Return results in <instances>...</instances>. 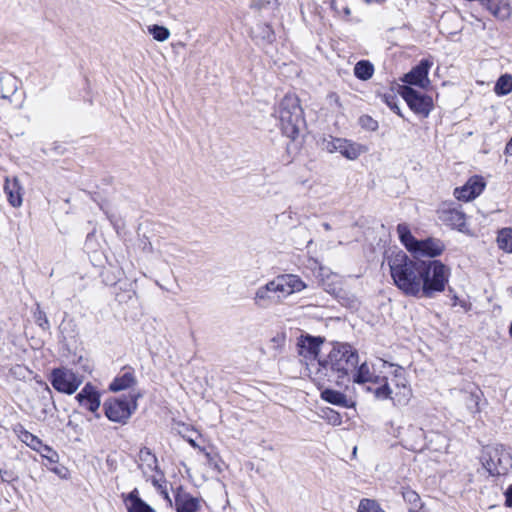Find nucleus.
<instances>
[{
	"instance_id": "42",
	"label": "nucleus",
	"mask_w": 512,
	"mask_h": 512,
	"mask_svg": "<svg viewBox=\"0 0 512 512\" xmlns=\"http://www.w3.org/2000/svg\"><path fill=\"white\" fill-rule=\"evenodd\" d=\"M35 322L37 325L43 329L44 331L50 329V323L46 316V313L42 311L39 306L37 307L35 313H34Z\"/></svg>"
},
{
	"instance_id": "35",
	"label": "nucleus",
	"mask_w": 512,
	"mask_h": 512,
	"mask_svg": "<svg viewBox=\"0 0 512 512\" xmlns=\"http://www.w3.org/2000/svg\"><path fill=\"white\" fill-rule=\"evenodd\" d=\"M341 141V138H336L331 135L324 136L319 141V146L322 150H325L329 153L337 152L339 142Z\"/></svg>"
},
{
	"instance_id": "58",
	"label": "nucleus",
	"mask_w": 512,
	"mask_h": 512,
	"mask_svg": "<svg viewBox=\"0 0 512 512\" xmlns=\"http://www.w3.org/2000/svg\"><path fill=\"white\" fill-rule=\"evenodd\" d=\"M341 292H342V289H339L338 293H336V296H339V293H341Z\"/></svg>"
},
{
	"instance_id": "62",
	"label": "nucleus",
	"mask_w": 512,
	"mask_h": 512,
	"mask_svg": "<svg viewBox=\"0 0 512 512\" xmlns=\"http://www.w3.org/2000/svg\"><path fill=\"white\" fill-rule=\"evenodd\" d=\"M0 474H2V468H0Z\"/></svg>"
},
{
	"instance_id": "4",
	"label": "nucleus",
	"mask_w": 512,
	"mask_h": 512,
	"mask_svg": "<svg viewBox=\"0 0 512 512\" xmlns=\"http://www.w3.org/2000/svg\"><path fill=\"white\" fill-rule=\"evenodd\" d=\"M451 270L440 260L427 259L422 264L417 298H434L445 290Z\"/></svg>"
},
{
	"instance_id": "34",
	"label": "nucleus",
	"mask_w": 512,
	"mask_h": 512,
	"mask_svg": "<svg viewBox=\"0 0 512 512\" xmlns=\"http://www.w3.org/2000/svg\"><path fill=\"white\" fill-rule=\"evenodd\" d=\"M148 32L159 42L167 40L170 36V31L167 27L157 24L148 26Z\"/></svg>"
},
{
	"instance_id": "61",
	"label": "nucleus",
	"mask_w": 512,
	"mask_h": 512,
	"mask_svg": "<svg viewBox=\"0 0 512 512\" xmlns=\"http://www.w3.org/2000/svg\"><path fill=\"white\" fill-rule=\"evenodd\" d=\"M409 512H416L414 508H410Z\"/></svg>"
},
{
	"instance_id": "13",
	"label": "nucleus",
	"mask_w": 512,
	"mask_h": 512,
	"mask_svg": "<svg viewBox=\"0 0 512 512\" xmlns=\"http://www.w3.org/2000/svg\"><path fill=\"white\" fill-rule=\"evenodd\" d=\"M485 188L483 179L478 176L471 177L463 186L454 190V195L458 200L470 201L481 194Z\"/></svg>"
},
{
	"instance_id": "57",
	"label": "nucleus",
	"mask_w": 512,
	"mask_h": 512,
	"mask_svg": "<svg viewBox=\"0 0 512 512\" xmlns=\"http://www.w3.org/2000/svg\"><path fill=\"white\" fill-rule=\"evenodd\" d=\"M190 443H191L192 446H196V443H195L194 440H190Z\"/></svg>"
},
{
	"instance_id": "48",
	"label": "nucleus",
	"mask_w": 512,
	"mask_h": 512,
	"mask_svg": "<svg viewBox=\"0 0 512 512\" xmlns=\"http://www.w3.org/2000/svg\"><path fill=\"white\" fill-rule=\"evenodd\" d=\"M277 0H252L250 7L255 10H262L270 7Z\"/></svg>"
},
{
	"instance_id": "55",
	"label": "nucleus",
	"mask_w": 512,
	"mask_h": 512,
	"mask_svg": "<svg viewBox=\"0 0 512 512\" xmlns=\"http://www.w3.org/2000/svg\"><path fill=\"white\" fill-rule=\"evenodd\" d=\"M367 4L382 3L384 0H364Z\"/></svg>"
},
{
	"instance_id": "36",
	"label": "nucleus",
	"mask_w": 512,
	"mask_h": 512,
	"mask_svg": "<svg viewBox=\"0 0 512 512\" xmlns=\"http://www.w3.org/2000/svg\"><path fill=\"white\" fill-rule=\"evenodd\" d=\"M380 381H383V383L377 387L376 389L373 390V393L375 395V397L377 399H381V400H384V399H391L393 398L392 396V389L390 388L388 382H387V379L386 378H380Z\"/></svg>"
},
{
	"instance_id": "43",
	"label": "nucleus",
	"mask_w": 512,
	"mask_h": 512,
	"mask_svg": "<svg viewBox=\"0 0 512 512\" xmlns=\"http://www.w3.org/2000/svg\"><path fill=\"white\" fill-rule=\"evenodd\" d=\"M359 124L368 131H376L379 126L378 122L369 115H362L359 118Z\"/></svg>"
},
{
	"instance_id": "20",
	"label": "nucleus",
	"mask_w": 512,
	"mask_h": 512,
	"mask_svg": "<svg viewBox=\"0 0 512 512\" xmlns=\"http://www.w3.org/2000/svg\"><path fill=\"white\" fill-rule=\"evenodd\" d=\"M175 509L177 512H198L200 502L198 498L179 489L175 495Z\"/></svg>"
},
{
	"instance_id": "19",
	"label": "nucleus",
	"mask_w": 512,
	"mask_h": 512,
	"mask_svg": "<svg viewBox=\"0 0 512 512\" xmlns=\"http://www.w3.org/2000/svg\"><path fill=\"white\" fill-rule=\"evenodd\" d=\"M134 370L131 367H124L123 373L116 376L109 384V390L112 392H119L133 387L136 384Z\"/></svg>"
},
{
	"instance_id": "10",
	"label": "nucleus",
	"mask_w": 512,
	"mask_h": 512,
	"mask_svg": "<svg viewBox=\"0 0 512 512\" xmlns=\"http://www.w3.org/2000/svg\"><path fill=\"white\" fill-rule=\"evenodd\" d=\"M324 342L325 338L322 336L301 334L297 339L298 354L306 360L318 362L320 348Z\"/></svg>"
},
{
	"instance_id": "14",
	"label": "nucleus",
	"mask_w": 512,
	"mask_h": 512,
	"mask_svg": "<svg viewBox=\"0 0 512 512\" xmlns=\"http://www.w3.org/2000/svg\"><path fill=\"white\" fill-rule=\"evenodd\" d=\"M432 63L427 59H422L420 63L412 68V70L404 75L403 81L410 85L418 87H425V83L428 82V73Z\"/></svg>"
},
{
	"instance_id": "28",
	"label": "nucleus",
	"mask_w": 512,
	"mask_h": 512,
	"mask_svg": "<svg viewBox=\"0 0 512 512\" xmlns=\"http://www.w3.org/2000/svg\"><path fill=\"white\" fill-rule=\"evenodd\" d=\"M321 398L330 404L348 407L347 397L342 392L327 388L321 392Z\"/></svg>"
},
{
	"instance_id": "54",
	"label": "nucleus",
	"mask_w": 512,
	"mask_h": 512,
	"mask_svg": "<svg viewBox=\"0 0 512 512\" xmlns=\"http://www.w3.org/2000/svg\"><path fill=\"white\" fill-rule=\"evenodd\" d=\"M64 469V467H57V466H54V467H50L49 470L54 472L55 474L59 475L60 477H64L63 474H62V470Z\"/></svg>"
},
{
	"instance_id": "46",
	"label": "nucleus",
	"mask_w": 512,
	"mask_h": 512,
	"mask_svg": "<svg viewBox=\"0 0 512 512\" xmlns=\"http://www.w3.org/2000/svg\"><path fill=\"white\" fill-rule=\"evenodd\" d=\"M153 486L159 491V493L169 502H171L168 491L166 481H160L158 479H152Z\"/></svg>"
},
{
	"instance_id": "53",
	"label": "nucleus",
	"mask_w": 512,
	"mask_h": 512,
	"mask_svg": "<svg viewBox=\"0 0 512 512\" xmlns=\"http://www.w3.org/2000/svg\"><path fill=\"white\" fill-rule=\"evenodd\" d=\"M504 153L506 155H510L512 156V137L510 138V140L507 142L506 146H505V150H504Z\"/></svg>"
},
{
	"instance_id": "16",
	"label": "nucleus",
	"mask_w": 512,
	"mask_h": 512,
	"mask_svg": "<svg viewBox=\"0 0 512 512\" xmlns=\"http://www.w3.org/2000/svg\"><path fill=\"white\" fill-rule=\"evenodd\" d=\"M121 497L126 505L127 512H156L153 507L140 497L137 488H134L128 494L123 493Z\"/></svg>"
},
{
	"instance_id": "15",
	"label": "nucleus",
	"mask_w": 512,
	"mask_h": 512,
	"mask_svg": "<svg viewBox=\"0 0 512 512\" xmlns=\"http://www.w3.org/2000/svg\"><path fill=\"white\" fill-rule=\"evenodd\" d=\"M438 218L453 229L464 231L466 215L456 208H444L438 211Z\"/></svg>"
},
{
	"instance_id": "40",
	"label": "nucleus",
	"mask_w": 512,
	"mask_h": 512,
	"mask_svg": "<svg viewBox=\"0 0 512 512\" xmlns=\"http://www.w3.org/2000/svg\"><path fill=\"white\" fill-rule=\"evenodd\" d=\"M358 512H384L375 500L362 499L360 501Z\"/></svg>"
},
{
	"instance_id": "50",
	"label": "nucleus",
	"mask_w": 512,
	"mask_h": 512,
	"mask_svg": "<svg viewBox=\"0 0 512 512\" xmlns=\"http://www.w3.org/2000/svg\"><path fill=\"white\" fill-rule=\"evenodd\" d=\"M142 244V250L146 253H153L154 248L152 243L148 240V238L144 237V239L141 240Z\"/></svg>"
},
{
	"instance_id": "17",
	"label": "nucleus",
	"mask_w": 512,
	"mask_h": 512,
	"mask_svg": "<svg viewBox=\"0 0 512 512\" xmlns=\"http://www.w3.org/2000/svg\"><path fill=\"white\" fill-rule=\"evenodd\" d=\"M404 447L410 451H422L425 446V432L422 428L410 425L404 439Z\"/></svg>"
},
{
	"instance_id": "33",
	"label": "nucleus",
	"mask_w": 512,
	"mask_h": 512,
	"mask_svg": "<svg viewBox=\"0 0 512 512\" xmlns=\"http://www.w3.org/2000/svg\"><path fill=\"white\" fill-rule=\"evenodd\" d=\"M139 459L150 469L158 470V460L148 447H142L139 451Z\"/></svg>"
},
{
	"instance_id": "39",
	"label": "nucleus",
	"mask_w": 512,
	"mask_h": 512,
	"mask_svg": "<svg viewBox=\"0 0 512 512\" xmlns=\"http://www.w3.org/2000/svg\"><path fill=\"white\" fill-rule=\"evenodd\" d=\"M41 456L46 459L50 464H57L59 461V454L50 446L43 444L38 451Z\"/></svg>"
},
{
	"instance_id": "56",
	"label": "nucleus",
	"mask_w": 512,
	"mask_h": 512,
	"mask_svg": "<svg viewBox=\"0 0 512 512\" xmlns=\"http://www.w3.org/2000/svg\"><path fill=\"white\" fill-rule=\"evenodd\" d=\"M322 226H323V228H324L325 230H327V231L331 230V226H330V224H329V223H327V222H324V223L322 224Z\"/></svg>"
},
{
	"instance_id": "5",
	"label": "nucleus",
	"mask_w": 512,
	"mask_h": 512,
	"mask_svg": "<svg viewBox=\"0 0 512 512\" xmlns=\"http://www.w3.org/2000/svg\"><path fill=\"white\" fill-rule=\"evenodd\" d=\"M281 130L285 136L294 140L306 127L303 109L296 95H285L278 108Z\"/></svg>"
},
{
	"instance_id": "51",
	"label": "nucleus",
	"mask_w": 512,
	"mask_h": 512,
	"mask_svg": "<svg viewBox=\"0 0 512 512\" xmlns=\"http://www.w3.org/2000/svg\"><path fill=\"white\" fill-rule=\"evenodd\" d=\"M505 506L512 507V484L505 491Z\"/></svg>"
},
{
	"instance_id": "41",
	"label": "nucleus",
	"mask_w": 512,
	"mask_h": 512,
	"mask_svg": "<svg viewBox=\"0 0 512 512\" xmlns=\"http://www.w3.org/2000/svg\"><path fill=\"white\" fill-rule=\"evenodd\" d=\"M402 496L406 502L413 504L414 508L422 506V504L420 503V497L414 490L410 488H405L402 491Z\"/></svg>"
},
{
	"instance_id": "9",
	"label": "nucleus",
	"mask_w": 512,
	"mask_h": 512,
	"mask_svg": "<svg viewBox=\"0 0 512 512\" xmlns=\"http://www.w3.org/2000/svg\"><path fill=\"white\" fill-rule=\"evenodd\" d=\"M399 94L413 112L428 116L433 106L432 98L430 96H427L408 85L400 86Z\"/></svg>"
},
{
	"instance_id": "44",
	"label": "nucleus",
	"mask_w": 512,
	"mask_h": 512,
	"mask_svg": "<svg viewBox=\"0 0 512 512\" xmlns=\"http://www.w3.org/2000/svg\"><path fill=\"white\" fill-rule=\"evenodd\" d=\"M323 413V417L328 421V423L334 426L340 425L342 423L341 415L337 411L328 408L327 410H324Z\"/></svg>"
},
{
	"instance_id": "21",
	"label": "nucleus",
	"mask_w": 512,
	"mask_h": 512,
	"mask_svg": "<svg viewBox=\"0 0 512 512\" xmlns=\"http://www.w3.org/2000/svg\"><path fill=\"white\" fill-rule=\"evenodd\" d=\"M251 38L257 45L265 46L275 40L273 28L267 23H258L250 31Z\"/></svg>"
},
{
	"instance_id": "1",
	"label": "nucleus",
	"mask_w": 512,
	"mask_h": 512,
	"mask_svg": "<svg viewBox=\"0 0 512 512\" xmlns=\"http://www.w3.org/2000/svg\"><path fill=\"white\" fill-rule=\"evenodd\" d=\"M359 361L357 350L348 343H335L327 357L318 359L315 379L335 381L338 386L350 382L349 374Z\"/></svg>"
},
{
	"instance_id": "30",
	"label": "nucleus",
	"mask_w": 512,
	"mask_h": 512,
	"mask_svg": "<svg viewBox=\"0 0 512 512\" xmlns=\"http://www.w3.org/2000/svg\"><path fill=\"white\" fill-rule=\"evenodd\" d=\"M374 74V66L369 60H360L354 66V75L357 79L367 81Z\"/></svg>"
},
{
	"instance_id": "49",
	"label": "nucleus",
	"mask_w": 512,
	"mask_h": 512,
	"mask_svg": "<svg viewBox=\"0 0 512 512\" xmlns=\"http://www.w3.org/2000/svg\"><path fill=\"white\" fill-rule=\"evenodd\" d=\"M205 457H206L207 463L210 467H212L213 469H215L218 472H221V467L219 464L220 460L217 455H212L209 452H205Z\"/></svg>"
},
{
	"instance_id": "3",
	"label": "nucleus",
	"mask_w": 512,
	"mask_h": 512,
	"mask_svg": "<svg viewBox=\"0 0 512 512\" xmlns=\"http://www.w3.org/2000/svg\"><path fill=\"white\" fill-rule=\"evenodd\" d=\"M306 287L301 278L294 274L278 275L272 281L260 286L254 296V304L259 308H268L281 302L292 293L300 292Z\"/></svg>"
},
{
	"instance_id": "45",
	"label": "nucleus",
	"mask_w": 512,
	"mask_h": 512,
	"mask_svg": "<svg viewBox=\"0 0 512 512\" xmlns=\"http://www.w3.org/2000/svg\"><path fill=\"white\" fill-rule=\"evenodd\" d=\"M184 250L173 243H164L162 246V249L160 250V253L168 254L170 256H177V253H183Z\"/></svg>"
},
{
	"instance_id": "23",
	"label": "nucleus",
	"mask_w": 512,
	"mask_h": 512,
	"mask_svg": "<svg viewBox=\"0 0 512 512\" xmlns=\"http://www.w3.org/2000/svg\"><path fill=\"white\" fill-rule=\"evenodd\" d=\"M487 10L496 18L505 20L511 15V5L508 0H486Z\"/></svg>"
},
{
	"instance_id": "59",
	"label": "nucleus",
	"mask_w": 512,
	"mask_h": 512,
	"mask_svg": "<svg viewBox=\"0 0 512 512\" xmlns=\"http://www.w3.org/2000/svg\"><path fill=\"white\" fill-rule=\"evenodd\" d=\"M341 292H342V289H339L338 293H336V296H339V293H341Z\"/></svg>"
},
{
	"instance_id": "6",
	"label": "nucleus",
	"mask_w": 512,
	"mask_h": 512,
	"mask_svg": "<svg viewBox=\"0 0 512 512\" xmlns=\"http://www.w3.org/2000/svg\"><path fill=\"white\" fill-rule=\"evenodd\" d=\"M480 461L490 476L505 475L512 469V453L501 444L484 446Z\"/></svg>"
},
{
	"instance_id": "8",
	"label": "nucleus",
	"mask_w": 512,
	"mask_h": 512,
	"mask_svg": "<svg viewBox=\"0 0 512 512\" xmlns=\"http://www.w3.org/2000/svg\"><path fill=\"white\" fill-rule=\"evenodd\" d=\"M49 380L55 390L68 395L74 394L82 384V378L65 367L54 368Z\"/></svg>"
},
{
	"instance_id": "27",
	"label": "nucleus",
	"mask_w": 512,
	"mask_h": 512,
	"mask_svg": "<svg viewBox=\"0 0 512 512\" xmlns=\"http://www.w3.org/2000/svg\"><path fill=\"white\" fill-rule=\"evenodd\" d=\"M397 232L399 234V238H400V241L402 242V244L406 247V249L413 253L417 243H418V239H416L409 227L406 225V224H398L397 226Z\"/></svg>"
},
{
	"instance_id": "22",
	"label": "nucleus",
	"mask_w": 512,
	"mask_h": 512,
	"mask_svg": "<svg viewBox=\"0 0 512 512\" xmlns=\"http://www.w3.org/2000/svg\"><path fill=\"white\" fill-rule=\"evenodd\" d=\"M366 150V147L359 143L341 138L337 152H339L343 157L349 160H355L361 154L365 153Z\"/></svg>"
},
{
	"instance_id": "18",
	"label": "nucleus",
	"mask_w": 512,
	"mask_h": 512,
	"mask_svg": "<svg viewBox=\"0 0 512 512\" xmlns=\"http://www.w3.org/2000/svg\"><path fill=\"white\" fill-rule=\"evenodd\" d=\"M4 192L11 206L17 208L22 205L23 188L17 177H13L12 179L9 177L5 178Z\"/></svg>"
},
{
	"instance_id": "47",
	"label": "nucleus",
	"mask_w": 512,
	"mask_h": 512,
	"mask_svg": "<svg viewBox=\"0 0 512 512\" xmlns=\"http://www.w3.org/2000/svg\"><path fill=\"white\" fill-rule=\"evenodd\" d=\"M1 481L5 483H13L19 480V476L13 470H4L2 469V474H0Z\"/></svg>"
},
{
	"instance_id": "11",
	"label": "nucleus",
	"mask_w": 512,
	"mask_h": 512,
	"mask_svg": "<svg viewBox=\"0 0 512 512\" xmlns=\"http://www.w3.org/2000/svg\"><path fill=\"white\" fill-rule=\"evenodd\" d=\"M75 399L82 408L94 414L95 418H100L98 410L101 405V393L92 383H86L76 394Z\"/></svg>"
},
{
	"instance_id": "37",
	"label": "nucleus",
	"mask_w": 512,
	"mask_h": 512,
	"mask_svg": "<svg viewBox=\"0 0 512 512\" xmlns=\"http://www.w3.org/2000/svg\"><path fill=\"white\" fill-rule=\"evenodd\" d=\"M382 101L387 104V106L393 111L395 112L397 115L399 116H402L401 114V110L398 106V98L396 96V94L391 91V92H388V93H384L382 95Z\"/></svg>"
},
{
	"instance_id": "32",
	"label": "nucleus",
	"mask_w": 512,
	"mask_h": 512,
	"mask_svg": "<svg viewBox=\"0 0 512 512\" xmlns=\"http://www.w3.org/2000/svg\"><path fill=\"white\" fill-rule=\"evenodd\" d=\"M494 92L498 96H505L512 92V75L507 73L501 75L495 83Z\"/></svg>"
},
{
	"instance_id": "26",
	"label": "nucleus",
	"mask_w": 512,
	"mask_h": 512,
	"mask_svg": "<svg viewBox=\"0 0 512 512\" xmlns=\"http://www.w3.org/2000/svg\"><path fill=\"white\" fill-rule=\"evenodd\" d=\"M19 80L12 74H2L0 76L1 98L9 99L11 95L18 90Z\"/></svg>"
},
{
	"instance_id": "60",
	"label": "nucleus",
	"mask_w": 512,
	"mask_h": 512,
	"mask_svg": "<svg viewBox=\"0 0 512 512\" xmlns=\"http://www.w3.org/2000/svg\"><path fill=\"white\" fill-rule=\"evenodd\" d=\"M341 292H342V289H339L338 293H336V296H339V293H341Z\"/></svg>"
},
{
	"instance_id": "29",
	"label": "nucleus",
	"mask_w": 512,
	"mask_h": 512,
	"mask_svg": "<svg viewBox=\"0 0 512 512\" xmlns=\"http://www.w3.org/2000/svg\"><path fill=\"white\" fill-rule=\"evenodd\" d=\"M396 387L399 391L395 392L392 398L394 405H406L412 395L410 387L407 386L404 378L397 382Z\"/></svg>"
},
{
	"instance_id": "12",
	"label": "nucleus",
	"mask_w": 512,
	"mask_h": 512,
	"mask_svg": "<svg viewBox=\"0 0 512 512\" xmlns=\"http://www.w3.org/2000/svg\"><path fill=\"white\" fill-rule=\"evenodd\" d=\"M445 250V244L438 238L428 237L426 239L418 240V243L413 251L415 257L423 256L428 258H435L441 255Z\"/></svg>"
},
{
	"instance_id": "7",
	"label": "nucleus",
	"mask_w": 512,
	"mask_h": 512,
	"mask_svg": "<svg viewBox=\"0 0 512 512\" xmlns=\"http://www.w3.org/2000/svg\"><path fill=\"white\" fill-rule=\"evenodd\" d=\"M139 394L111 397L103 403L105 416L112 422L125 425L137 409Z\"/></svg>"
},
{
	"instance_id": "31",
	"label": "nucleus",
	"mask_w": 512,
	"mask_h": 512,
	"mask_svg": "<svg viewBox=\"0 0 512 512\" xmlns=\"http://www.w3.org/2000/svg\"><path fill=\"white\" fill-rule=\"evenodd\" d=\"M498 247L506 253H512V227H505L498 231Z\"/></svg>"
},
{
	"instance_id": "2",
	"label": "nucleus",
	"mask_w": 512,
	"mask_h": 512,
	"mask_svg": "<svg viewBox=\"0 0 512 512\" xmlns=\"http://www.w3.org/2000/svg\"><path fill=\"white\" fill-rule=\"evenodd\" d=\"M424 259L410 257L404 251L392 252L387 264L394 285L406 296L418 297L419 277Z\"/></svg>"
},
{
	"instance_id": "25",
	"label": "nucleus",
	"mask_w": 512,
	"mask_h": 512,
	"mask_svg": "<svg viewBox=\"0 0 512 512\" xmlns=\"http://www.w3.org/2000/svg\"><path fill=\"white\" fill-rule=\"evenodd\" d=\"M353 382L357 384H364L367 382L380 383V377L375 376L370 372V368L366 362L362 363L358 368L353 371Z\"/></svg>"
},
{
	"instance_id": "24",
	"label": "nucleus",
	"mask_w": 512,
	"mask_h": 512,
	"mask_svg": "<svg viewBox=\"0 0 512 512\" xmlns=\"http://www.w3.org/2000/svg\"><path fill=\"white\" fill-rule=\"evenodd\" d=\"M13 431L18 438L31 449L40 451V448L43 446L42 440L26 430L22 424L18 423L14 425Z\"/></svg>"
},
{
	"instance_id": "52",
	"label": "nucleus",
	"mask_w": 512,
	"mask_h": 512,
	"mask_svg": "<svg viewBox=\"0 0 512 512\" xmlns=\"http://www.w3.org/2000/svg\"><path fill=\"white\" fill-rule=\"evenodd\" d=\"M42 398L44 400L45 399H48V400L52 399V391H51V389L49 388V386L47 384H44Z\"/></svg>"
},
{
	"instance_id": "38",
	"label": "nucleus",
	"mask_w": 512,
	"mask_h": 512,
	"mask_svg": "<svg viewBox=\"0 0 512 512\" xmlns=\"http://www.w3.org/2000/svg\"><path fill=\"white\" fill-rule=\"evenodd\" d=\"M479 401L480 397L477 393H468L465 396V405L472 414H476L480 411Z\"/></svg>"
}]
</instances>
